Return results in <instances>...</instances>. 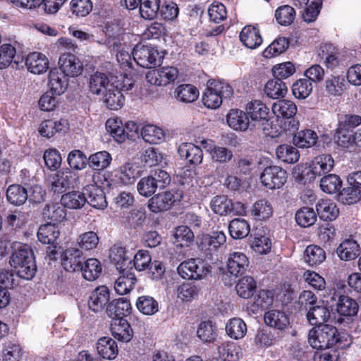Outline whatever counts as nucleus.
Instances as JSON below:
<instances>
[{
    "instance_id": "1",
    "label": "nucleus",
    "mask_w": 361,
    "mask_h": 361,
    "mask_svg": "<svg viewBox=\"0 0 361 361\" xmlns=\"http://www.w3.org/2000/svg\"><path fill=\"white\" fill-rule=\"evenodd\" d=\"M10 264L17 275L23 279L30 280L36 274L34 253L27 245L20 246L15 250L11 255Z\"/></svg>"
},
{
    "instance_id": "2",
    "label": "nucleus",
    "mask_w": 361,
    "mask_h": 361,
    "mask_svg": "<svg viewBox=\"0 0 361 361\" xmlns=\"http://www.w3.org/2000/svg\"><path fill=\"white\" fill-rule=\"evenodd\" d=\"M338 329L329 324L319 326L311 329L308 334V342L313 348L317 350L332 348L340 342Z\"/></svg>"
},
{
    "instance_id": "3",
    "label": "nucleus",
    "mask_w": 361,
    "mask_h": 361,
    "mask_svg": "<svg viewBox=\"0 0 361 361\" xmlns=\"http://www.w3.org/2000/svg\"><path fill=\"white\" fill-rule=\"evenodd\" d=\"M233 93L232 87L221 81L209 80L207 87L202 95V102L209 109H216L220 106L224 98L230 97Z\"/></svg>"
},
{
    "instance_id": "4",
    "label": "nucleus",
    "mask_w": 361,
    "mask_h": 361,
    "mask_svg": "<svg viewBox=\"0 0 361 361\" xmlns=\"http://www.w3.org/2000/svg\"><path fill=\"white\" fill-rule=\"evenodd\" d=\"M133 56L137 65L152 68L160 63L161 56L157 49L151 45L137 44L133 49Z\"/></svg>"
},
{
    "instance_id": "5",
    "label": "nucleus",
    "mask_w": 361,
    "mask_h": 361,
    "mask_svg": "<svg viewBox=\"0 0 361 361\" xmlns=\"http://www.w3.org/2000/svg\"><path fill=\"white\" fill-rule=\"evenodd\" d=\"M177 271L183 279L198 280L211 271V267L198 259L192 258L181 262Z\"/></svg>"
},
{
    "instance_id": "6",
    "label": "nucleus",
    "mask_w": 361,
    "mask_h": 361,
    "mask_svg": "<svg viewBox=\"0 0 361 361\" xmlns=\"http://www.w3.org/2000/svg\"><path fill=\"white\" fill-rule=\"evenodd\" d=\"M106 129L116 142L121 143L127 137L133 136L129 133H137L138 126L133 121L126 123L124 126L118 118H110L106 122Z\"/></svg>"
},
{
    "instance_id": "7",
    "label": "nucleus",
    "mask_w": 361,
    "mask_h": 361,
    "mask_svg": "<svg viewBox=\"0 0 361 361\" xmlns=\"http://www.w3.org/2000/svg\"><path fill=\"white\" fill-rule=\"evenodd\" d=\"M286 171L277 166L265 168L260 176L262 183L270 190L280 188L286 182Z\"/></svg>"
},
{
    "instance_id": "8",
    "label": "nucleus",
    "mask_w": 361,
    "mask_h": 361,
    "mask_svg": "<svg viewBox=\"0 0 361 361\" xmlns=\"http://www.w3.org/2000/svg\"><path fill=\"white\" fill-rule=\"evenodd\" d=\"M178 75L176 68L173 66L161 67L149 71L146 74L147 81L154 85L165 86L173 82Z\"/></svg>"
},
{
    "instance_id": "9",
    "label": "nucleus",
    "mask_w": 361,
    "mask_h": 361,
    "mask_svg": "<svg viewBox=\"0 0 361 361\" xmlns=\"http://www.w3.org/2000/svg\"><path fill=\"white\" fill-rule=\"evenodd\" d=\"M182 196L178 192L166 191L159 193L149 200L148 207L152 212L157 213L169 209L176 202L180 200Z\"/></svg>"
},
{
    "instance_id": "10",
    "label": "nucleus",
    "mask_w": 361,
    "mask_h": 361,
    "mask_svg": "<svg viewBox=\"0 0 361 361\" xmlns=\"http://www.w3.org/2000/svg\"><path fill=\"white\" fill-rule=\"evenodd\" d=\"M297 106L295 103L290 100H279L272 105V111L278 118L291 119L289 121L291 128L287 130L289 131H295L298 129V122L293 117L297 113Z\"/></svg>"
},
{
    "instance_id": "11",
    "label": "nucleus",
    "mask_w": 361,
    "mask_h": 361,
    "mask_svg": "<svg viewBox=\"0 0 361 361\" xmlns=\"http://www.w3.org/2000/svg\"><path fill=\"white\" fill-rule=\"evenodd\" d=\"M75 173L70 169H62L56 172L49 180L50 188L54 192H62L71 187H73Z\"/></svg>"
},
{
    "instance_id": "12",
    "label": "nucleus",
    "mask_w": 361,
    "mask_h": 361,
    "mask_svg": "<svg viewBox=\"0 0 361 361\" xmlns=\"http://www.w3.org/2000/svg\"><path fill=\"white\" fill-rule=\"evenodd\" d=\"M60 71L68 77H77L83 71V64L74 54L71 53L62 54L59 60Z\"/></svg>"
},
{
    "instance_id": "13",
    "label": "nucleus",
    "mask_w": 361,
    "mask_h": 361,
    "mask_svg": "<svg viewBox=\"0 0 361 361\" xmlns=\"http://www.w3.org/2000/svg\"><path fill=\"white\" fill-rule=\"evenodd\" d=\"M110 290L106 286L96 288L91 293L89 300V308L94 312H100L107 307L110 303Z\"/></svg>"
},
{
    "instance_id": "14",
    "label": "nucleus",
    "mask_w": 361,
    "mask_h": 361,
    "mask_svg": "<svg viewBox=\"0 0 361 361\" xmlns=\"http://www.w3.org/2000/svg\"><path fill=\"white\" fill-rule=\"evenodd\" d=\"M84 260L85 257L80 249L70 247L63 252L61 264L66 271H80L82 269Z\"/></svg>"
},
{
    "instance_id": "15",
    "label": "nucleus",
    "mask_w": 361,
    "mask_h": 361,
    "mask_svg": "<svg viewBox=\"0 0 361 361\" xmlns=\"http://www.w3.org/2000/svg\"><path fill=\"white\" fill-rule=\"evenodd\" d=\"M264 323L275 329L283 331L290 324L289 316L283 310L271 309L264 314Z\"/></svg>"
},
{
    "instance_id": "16",
    "label": "nucleus",
    "mask_w": 361,
    "mask_h": 361,
    "mask_svg": "<svg viewBox=\"0 0 361 361\" xmlns=\"http://www.w3.org/2000/svg\"><path fill=\"white\" fill-rule=\"evenodd\" d=\"M132 269L133 267L118 270L120 276L114 284L115 290L118 294H127L134 288L137 280Z\"/></svg>"
},
{
    "instance_id": "17",
    "label": "nucleus",
    "mask_w": 361,
    "mask_h": 361,
    "mask_svg": "<svg viewBox=\"0 0 361 361\" xmlns=\"http://www.w3.org/2000/svg\"><path fill=\"white\" fill-rule=\"evenodd\" d=\"M249 265L247 256L241 252H233L229 254L227 260L228 272L235 276H240L245 272Z\"/></svg>"
},
{
    "instance_id": "18",
    "label": "nucleus",
    "mask_w": 361,
    "mask_h": 361,
    "mask_svg": "<svg viewBox=\"0 0 361 361\" xmlns=\"http://www.w3.org/2000/svg\"><path fill=\"white\" fill-rule=\"evenodd\" d=\"M114 84L109 76L102 72L92 73L89 78V90L93 94L102 96Z\"/></svg>"
},
{
    "instance_id": "19",
    "label": "nucleus",
    "mask_w": 361,
    "mask_h": 361,
    "mask_svg": "<svg viewBox=\"0 0 361 361\" xmlns=\"http://www.w3.org/2000/svg\"><path fill=\"white\" fill-rule=\"evenodd\" d=\"M87 202L94 208L104 209L107 207V202L103 190L97 185H88L85 187Z\"/></svg>"
},
{
    "instance_id": "20",
    "label": "nucleus",
    "mask_w": 361,
    "mask_h": 361,
    "mask_svg": "<svg viewBox=\"0 0 361 361\" xmlns=\"http://www.w3.org/2000/svg\"><path fill=\"white\" fill-rule=\"evenodd\" d=\"M131 305L130 302L123 298L113 300L107 306L106 312L108 316L115 321L123 319L130 314Z\"/></svg>"
},
{
    "instance_id": "21",
    "label": "nucleus",
    "mask_w": 361,
    "mask_h": 361,
    "mask_svg": "<svg viewBox=\"0 0 361 361\" xmlns=\"http://www.w3.org/2000/svg\"><path fill=\"white\" fill-rule=\"evenodd\" d=\"M178 152L182 159L187 160L192 164H200L202 161V150L200 147L192 143H182L178 147Z\"/></svg>"
},
{
    "instance_id": "22",
    "label": "nucleus",
    "mask_w": 361,
    "mask_h": 361,
    "mask_svg": "<svg viewBox=\"0 0 361 361\" xmlns=\"http://www.w3.org/2000/svg\"><path fill=\"white\" fill-rule=\"evenodd\" d=\"M68 129V121L65 119L59 121L46 120L43 121L39 128V132L43 137H51L55 133H64Z\"/></svg>"
},
{
    "instance_id": "23",
    "label": "nucleus",
    "mask_w": 361,
    "mask_h": 361,
    "mask_svg": "<svg viewBox=\"0 0 361 361\" xmlns=\"http://www.w3.org/2000/svg\"><path fill=\"white\" fill-rule=\"evenodd\" d=\"M111 331L114 338L123 343L129 342L133 335V329L126 319H116L111 324Z\"/></svg>"
},
{
    "instance_id": "24",
    "label": "nucleus",
    "mask_w": 361,
    "mask_h": 361,
    "mask_svg": "<svg viewBox=\"0 0 361 361\" xmlns=\"http://www.w3.org/2000/svg\"><path fill=\"white\" fill-rule=\"evenodd\" d=\"M27 70L34 74H42L49 68V61L46 56L39 52L30 54L25 60Z\"/></svg>"
},
{
    "instance_id": "25",
    "label": "nucleus",
    "mask_w": 361,
    "mask_h": 361,
    "mask_svg": "<svg viewBox=\"0 0 361 361\" xmlns=\"http://www.w3.org/2000/svg\"><path fill=\"white\" fill-rule=\"evenodd\" d=\"M98 354L104 359L114 360L116 357L118 349L115 340L104 336L100 338L96 344Z\"/></svg>"
},
{
    "instance_id": "26",
    "label": "nucleus",
    "mask_w": 361,
    "mask_h": 361,
    "mask_svg": "<svg viewBox=\"0 0 361 361\" xmlns=\"http://www.w3.org/2000/svg\"><path fill=\"white\" fill-rule=\"evenodd\" d=\"M240 42L248 49H254L262 42L259 30L252 25L245 26L240 33Z\"/></svg>"
},
{
    "instance_id": "27",
    "label": "nucleus",
    "mask_w": 361,
    "mask_h": 361,
    "mask_svg": "<svg viewBox=\"0 0 361 361\" xmlns=\"http://www.w3.org/2000/svg\"><path fill=\"white\" fill-rule=\"evenodd\" d=\"M246 111L252 121L269 122V109L259 100L249 102L246 106Z\"/></svg>"
},
{
    "instance_id": "28",
    "label": "nucleus",
    "mask_w": 361,
    "mask_h": 361,
    "mask_svg": "<svg viewBox=\"0 0 361 361\" xmlns=\"http://www.w3.org/2000/svg\"><path fill=\"white\" fill-rule=\"evenodd\" d=\"M109 258L118 271L133 267L131 259L126 255L123 247L117 245L112 246L109 250Z\"/></svg>"
},
{
    "instance_id": "29",
    "label": "nucleus",
    "mask_w": 361,
    "mask_h": 361,
    "mask_svg": "<svg viewBox=\"0 0 361 361\" xmlns=\"http://www.w3.org/2000/svg\"><path fill=\"white\" fill-rule=\"evenodd\" d=\"M228 125L235 130L244 131L250 126L247 112L239 109H231L226 116Z\"/></svg>"
},
{
    "instance_id": "30",
    "label": "nucleus",
    "mask_w": 361,
    "mask_h": 361,
    "mask_svg": "<svg viewBox=\"0 0 361 361\" xmlns=\"http://www.w3.org/2000/svg\"><path fill=\"white\" fill-rule=\"evenodd\" d=\"M336 252L341 260L355 259L360 254V245L353 239H345L337 247Z\"/></svg>"
},
{
    "instance_id": "31",
    "label": "nucleus",
    "mask_w": 361,
    "mask_h": 361,
    "mask_svg": "<svg viewBox=\"0 0 361 361\" xmlns=\"http://www.w3.org/2000/svg\"><path fill=\"white\" fill-rule=\"evenodd\" d=\"M334 161L329 154L316 157L310 166L311 173L314 176H322L329 173L334 167Z\"/></svg>"
},
{
    "instance_id": "32",
    "label": "nucleus",
    "mask_w": 361,
    "mask_h": 361,
    "mask_svg": "<svg viewBox=\"0 0 361 361\" xmlns=\"http://www.w3.org/2000/svg\"><path fill=\"white\" fill-rule=\"evenodd\" d=\"M213 162L227 164L233 158V151L226 147L211 144L204 147Z\"/></svg>"
},
{
    "instance_id": "33",
    "label": "nucleus",
    "mask_w": 361,
    "mask_h": 361,
    "mask_svg": "<svg viewBox=\"0 0 361 361\" xmlns=\"http://www.w3.org/2000/svg\"><path fill=\"white\" fill-rule=\"evenodd\" d=\"M319 218L324 221H333L337 218L339 210L334 202L330 200H319L316 205Z\"/></svg>"
},
{
    "instance_id": "34",
    "label": "nucleus",
    "mask_w": 361,
    "mask_h": 361,
    "mask_svg": "<svg viewBox=\"0 0 361 361\" xmlns=\"http://www.w3.org/2000/svg\"><path fill=\"white\" fill-rule=\"evenodd\" d=\"M49 85L51 93L63 94L68 86L66 75L57 68L51 69L49 75Z\"/></svg>"
},
{
    "instance_id": "35",
    "label": "nucleus",
    "mask_w": 361,
    "mask_h": 361,
    "mask_svg": "<svg viewBox=\"0 0 361 361\" xmlns=\"http://www.w3.org/2000/svg\"><path fill=\"white\" fill-rule=\"evenodd\" d=\"M103 102L106 106L111 110H118L121 108L124 104V97L118 85L114 84L110 88L102 95Z\"/></svg>"
},
{
    "instance_id": "36",
    "label": "nucleus",
    "mask_w": 361,
    "mask_h": 361,
    "mask_svg": "<svg viewBox=\"0 0 361 361\" xmlns=\"http://www.w3.org/2000/svg\"><path fill=\"white\" fill-rule=\"evenodd\" d=\"M330 310L326 305H315L307 312V319L311 325L322 326L330 318Z\"/></svg>"
},
{
    "instance_id": "37",
    "label": "nucleus",
    "mask_w": 361,
    "mask_h": 361,
    "mask_svg": "<svg viewBox=\"0 0 361 361\" xmlns=\"http://www.w3.org/2000/svg\"><path fill=\"white\" fill-rule=\"evenodd\" d=\"M87 200L84 188L82 192L72 191L63 195L61 198V203L63 207L77 209L82 208L85 204Z\"/></svg>"
},
{
    "instance_id": "38",
    "label": "nucleus",
    "mask_w": 361,
    "mask_h": 361,
    "mask_svg": "<svg viewBox=\"0 0 361 361\" xmlns=\"http://www.w3.org/2000/svg\"><path fill=\"white\" fill-rule=\"evenodd\" d=\"M6 198L8 202L15 206H20L28 199L27 190L19 184H13L6 190Z\"/></svg>"
},
{
    "instance_id": "39",
    "label": "nucleus",
    "mask_w": 361,
    "mask_h": 361,
    "mask_svg": "<svg viewBox=\"0 0 361 361\" xmlns=\"http://www.w3.org/2000/svg\"><path fill=\"white\" fill-rule=\"evenodd\" d=\"M304 262L310 267L322 264L326 259V252L323 248L316 245H308L303 255Z\"/></svg>"
},
{
    "instance_id": "40",
    "label": "nucleus",
    "mask_w": 361,
    "mask_h": 361,
    "mask_svg": "<svg viewBox=\"0 0 361 361\" xmlns=\"http://www.w3.org/2000/svg\"><path fill=\"white\" fill-rule=\"evenodd\" d=\"M228 231L233 239H243L249 235L250 226L247 220L236 218L230 221Z\"/></svg>"
},
{
    "instance_id": "41",
    "label": "nucleus",
    "mask_w": 361,
    "mask_h": 361,
    "mask_svg": "<svg viewBox=\"0 0 361 361\" xmlns=\"http://www.w3.org/2000/svg\"><path fill=\"white\" fill-rule=\"evenodd\" d=\"M60 235L54 224L47 223L39 226L37 232L38 240L43 244H54Z\"/></svg>"
},
{
    "instance_id": "42",
    "label": "nucleus",
    "mask_w": 361,
    "mask_h": 361,
    "mask_svg": "<svg viewBox=\"0 0 361 361\" xmlns=\"http://www.w3.org/2000/svg\"><path fill=\"white\" fill-rule=\"evenodd\" d=\"M42 214L44 219L54 222H61L65 219L66 216V212L63 206L58 203L47 204Z\"/></svg>"
},
{
    "instance_id": "43",
    "label": "nucleus",
    "mask_w": 361,
    "mask_h": 361,
    "mask_svg": "<svg viewBox=\"0 0 361 361\" xmlns=\"http://www.w3.org/2000/svg\"><path fill=\"white\" fill-rule=\"evenodd\" d=\"M359 306L357 302L348 295H341L337 303L338 313L344 317H353L357 314Z\"/></svg>"
},
{
    "instance_id": "44",
    "label": "nucleus",
    "mask_w": 361,
    "mask_h": 361,
    "mask_svg": "<svg viewBox=\"0 0 361 361\" xmlns=\"http://www.w3.org/2000/svg\"><path fill=\"white\" fill-rule=\"evenodd\" d=\"M112 157L106 151H100L91 154L88 157V165L94 171H102L106 169L111 164Z\"/></svg>"
},
{
    "instance_id": "45",
    "label": "nucleus",
    "mask_w": 361,
    "mask_h": 361,
    "mask_svg": "<svg viewBox=\"0 0 361 361\" xmlns=\"http://www.w3.org/2000/svg\"><path fill=\"white\" fill-rule=\"evenodd\" d=\"M319 56L324 59V63L328 68L333 69L339 63L338 50L331 44L321 46Z\"/></svg>"
},
{
    "instance_id": "46",
    "label": "nucleus",
    "mask_w": 361,
    "mask_h": 361,
    "mask_svg": "<svg viewBox=\"0 0 361 361\" xmlns=\"http://www.w3.org/2000/svg\"><path fill=\"white\" fill-rule=\"evenodd\" d=\"M287 86L283 80L279 78L269 80L264 86V92L271 99L283 97L287 92Z\"/></svg>"
},
{
    "instance_id": "47",
    "label": "nucleus",
    "mask_w": 361,
    "mask_h": 361,
    "mask_svg": "<svg viewBox=\"0 0 361 361\" xmlns=\"http://www.w3.org/2000/svg\"><path fill=\"white\" fill-rule=\"evenodd\" d=\"M317 140V134L310 129L300 130L293 137L294 144L300 148L311 147L315 145Z\"/></svg>"
},
{
    "instance_id": "48",
    "label": "nucleus",
    "mask_w": 361,
    "mask_h": 361,
    "mask_svg": "<svg viewBox=\"0 0 361 361\" xmlns=\"http://www.w3.org/2000/svg\"><path fill=\"white\" fill-rule=\"evenodd\" d=\"M273 214L271 203L264 199L257 200L254 203L251 209V215L257 220H266Z\"/></svg>"
},
{
    "instance_id": "49",
    "label": "nucleus",
    "mask_w": 361,
    "mask_h": 361,
    "mask_svg": "<svg viewBox=\"0 0 361 361\" xmlns=\"http://www.w3.org/2000/svg\"><path fill=\"white\" fill-rule=\"evenodd\" d=\"M226 331L229 337L233 339H240L245 336L247 332V325L240 318H233L226 324Z\"/></svg>"
},
{
    "instance_id": "50",
    "label": "nucleus",
    "mask_w": 361,
    "mask_h": 361,
    "mask_svg": "<svg viewBox=\"0 0 361 361\" xmlns=\"http://www.w3.org/2000/svg\"><path fill=\"white\" fill-rule=\"evenodd\" d=\"M276 157L283 162L293 164L298 161L300 154L298 150L289 145H281L276 149Z\"/></svg>"
},
{
    "instance_id": "51",
    "label": "nucleus",
    "mask_w": 361,
    "mask_h": 361,
    "mask_svg": "<svg viewBox=\"0 0 361 361\" xmlns=\"http://www.w3.org/2000/svg\"><path fill=\"white\" fill-rule=\"evenodd\" d=\"M257 284L255 279L251 276L241 278L235 286L237 294L243 298H249L256 291Z\"/></svg>"
},
{
    "instance_id": "52",
    "label": "nucleus",
    "mask_w": 361,
    "mask_h": 361,
    "mask_svg": "<svg viewBox=\"0 0 361 361\" xmlns=\"http://www.w3.org/2000/svg\"><path fill=\"white\" fill-rule=\"evenodd\" d=\"M102 270L101 262L95 258H90L85 261L80 271L84 279L91 281H94L100 276Z\"/></svg>"
},
{
    "instance_id": "53",
    "label": "nucleus",
    "mask_w": 361,
    "mask_h": 361,
    "mask_svg": "<svg viewBox=\"0 0 361 361\" xmlns=\"http://www.w3.org/2000/svg\"><path fill=\"white\" fill-rule=\"evenodd\" d=\"M141 135L144 140L150 144H159L164 140V130L154 125H147L142 129Z\"/></svg>"
},
{
    "instance_id": "54",
    "label": "nucleus",
    "mask_w": 361,
    "mask_h": 361,
    "mask_svg": "<svg viewBox=\"0 0 361 361\" xmlns=\"http://www.w3.org/2000/svg\"><path fill=\"white\" fill-rule=\"evenodd\" d=\"M99 242V238L94 231H87L80 234L77 239V244L81 251L95 249Z\"/></svg>"
},
{
    "instance_id": "55",
    "label": "nucleus",
    "mask_w": 361,
    "mask_h": 361,
    "mask_svg": "<svg viewBox=\"0 0 361 361\" xmlns=\"http://www.w3.org/2000/svg\"><path fill=\"white\" fill-rule=\"evenodd\" d=\"M345 90L343 76H331L325 81V90L329 95L340 96Z\"/></svg>"
},
{
    "instance_id": "56",
    "label": "nucleus",
    "mask_w": 361,
    "mask_h": 361,
    "mask_svg": "<svg viewBox=\"0 0 361 361\" xmlns=\"http://www.w3.org/2000/svg\"><path fill=\"white\" fill-rule=\"evenodd\" d=\"M232 200L225 195H216L210 202L212 210L219 215H226L232 212Z\"/></svg>"
},
{
    "instance_id": "57",
    "label": "nucleus",
    "mask_w": 361,
    "mask_h": 361,
    "mask_svg": "<svg viewBox=\"0 0 361 361\" xmlns=\"http://www.w3.org/2000/svg\"><path fill=\"white\" fill-rule=\"evenodd\" d=\"M174 244L177 247H188L194 240V234L191 229L186 226H180L176 228L173 234Z\"/></svg>"
},
{
    "instance_id": "58",
    "label": "nucleus",
    "mask_w": 361,
    "mask_h": 361,
    "mask_svg": "<svg viewBox=\"0 0 361 361\" xmlns=\"http://www.w3.org/2000/svg\"><path fill=\"white\" fill-rule=\"evenodd\" d=\"M136 306L140 312L146 315H153L159 310L158 302L149 295L139 297Z\"/></svg>"
},
{
    "instance_id": "59",
    "label": "nucleus",
    "mask_w": 361,
    "mask_h": 361,
    "mask_svg": "<svg viewBox=\"0 0 361 361\" xmlns=\"http://www.w3.org/2000/svg\"><path fill=\"white\" fill-rule=\"evenodd\" d=\"M161 0H142L140 6L141 16L146 20L154 19L160 11Z\"/></svg>"
},
{
    "instance_id": "60",
    "label": "nucleus",
    "mask_w": 361,
    "mask_h": 361,
    "mask_svg": "<svg viewBox=\"0 0 361 361\" xmlns=\"http://www.w3.org/2000/svg\"><path fill=\"white\" fill-rule=\"evenodd\" d=\"M342 185V180L336 174H329L320 180V188L322 191L328 194H334L338 192Z\"/></svg>"
},
{
    "instance_id": "61",
    "label": "nucleus",
    "mask_w": 361,
    "mask_h": 361,
    "mask_svg": "<svg viewBox=\"0 0 361 361\" xmlns=\"http://www.w3.org/2000/svg\"><path fill=\"white\" fill-rule=\"evenodd\" d=\"M312 84L307 78L297 80L292 85V92L294 97L299 99H305L312 92Z\"/></svg>"
},
{
    "instance_id": "62",
    "label": "nucleus",
    "mask_w": 361,
    "mask_h": 361,
    "mask_svg": "<svg viewBox=\"0 0 361 361\" xmlns=\"http://www.w3.org/2000/svg\"><path fill=\"white\" fill-rule=\"evenodd\" d=\"M177 98L183 102L190 103L195 101L199 95L197 89L192 85H180L176 89Z\"/></svg>"
},
{
    "instance_id": "63",
    "label": "nucleus",
    "mask_w": 361,
    "mask_h": 361,
    "mask_svg": "<svg viewBox=\"0 0 361 361\" xmlns=\"http://www.w3.org/2000/svg\"><path fill=\"white\" fill-rule=\"evenodd\" d=\"M295 221L302 227H309L317 221V214L312 208L304 207L296 212Z\"/></svg>"
},
{
    "instance_id": "64",
    "label": "nucleus",
    "mask_w": 361,
    "mask_h": 361,
    "mask_svg": "<svg viewBox=\"0 0 361 361\" xmlns=\"http://www.w3.org/2000/svg\"><path fill=\"white\" fill-rule=\"evenodd\" d=\"M289 47L288 39L286 37H279L275 39L263 52L265 58H272L283 53Z\"/></svg>"
}]
</instances>
